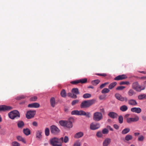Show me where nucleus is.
<instances>
[{
    "label": "nucleus",
    "instance_id": "obj_3",
    "mask_svg": "<svg viewBox=\"0 0 146 146\" xmlns=\"http://www.w3.org/2000/svg\"><path fill=\"white\" fill-rule=\"evenodd\" d=\"M95 101L94 99L83 101L80 105V107L81 108H88L94 104Z\"/></svg>",
    "mask_w": 146,
    "mask_h": 146
},
{
    "label": "nucleus",
    "instance_id": "obj_34",
    "mask_svg": "<svg viewBox=\"0 0 146 146\" xmlns=\"http://www.w3.org/2000/svg\"><path fill=\"white\" fill-rule=\"evenodd\" d=\"M60 94L61 96L63 97H65L66 96V93L65 90L63 89L61 92Z\"/></svg>",
    "mask_w": 146,
    "mask_h": 146
},
{
    "label": "nucleus",
    "instance_id": "obj_28",
    "mask_svg": "<svg viewBox=\"0 0 146 146\" xmlns=\"http://www.w3.org/2000/svg\"><path fill=\"white\" fill-rule=\"evenodd\" d=\"M100 81L98 79L93 80L91 82L92 84L96 86L100 82Z\"/></svg>",
    "mask_w": 146,
    "mask_h": 146
},
{
    "label": "nucleus",
    "instance_id": "obj_27",
    "mask_svg": "<svg viewBox=\"0 0 146 146\" xmlns=\"http://www.w3.org/2000/svg\"><path fill=\"white\" fill-rule=\"evenodd\" d=\"M130 131V129L129 128H125L122 131L121 133L123 135L126 134L129 132Z\"/></svg>",
    "mask_w": 146,
    "mask_h": 146
},
{
    "label": "nucleus",
    "instance_id": "obj_57",
    "mask_svg": "<svg viewBox=\"0 0 146 146\" xmlns=\"http://www.w3.org/2000/svg\"><path fill=\"white\" fill-rule=\"evenodd\" d=\"M107 127L108 129H109L111 131H113V129L112 128H111L110 126L109 125L107 126Z\"/></svg>",
    "mask_w": 146,
    "mask_h": 146
},
{
    "label": "nucleus",
    "instance_id": "obj_49",
    "mask_svg": "<svg viewBox=\"0 0 146 146\" xmlns=\"http://www.w3.org/2000/svg\"><path fill=\"white\" fill-rule=\"evenodd\" d=\"M70 83L73 84H77L79 83V80H76L71 81Z\"/></svg>",
    "mask_w": 146,
    "mask_h": 146
},
{
    "label": "nucleus",
    "instance_id": "obj_32",
    "mask_svg": "<svg viewBox=\"0 0 146 146\" xmlns=\"http://www.w3.org/2000/svg\"><path fill=\"white\" fill-rule=\"evenodd\" d=\"M132 136L130 135H128L126 136L125 137V139L127 141H129L132 139Z\"/></svg>",
    "mask_w": 146,
    "mask_h": 146
},
{
    "label": "nucleus",
    "instance_id": "obj_11",
    "mask_svg": "<svg viewBox=\"0 0 146 146\" xmlns=\"http://www.w3.org/2000/svg\"><path fill=\"white\" fill-rule=\"evenodd\" d=\"M100 127V125L99 123H92L90 126V129L92 130H95L98 129Z\"/></svg>",
    "mask_w": 146,
    "mask_h": 146
},
{
    "label": "nucleus",
    "instance_id": "obj_60",
    "mask_svg": "<svg viewBox=\"0 0 146 146\" xmlns=\"http://www.w3.org/2000/svg\"><path fill=\"white\" fill-rule=\"evenodd\" d=\"M140 134L139 133H134V135L135 136H137L139 135Z\"/></svg>",
    "mask_w": 146,
    "mask_h": 146
},
{
    "label": "nucleus",
    "instance_id": "obj_47",
    "mask_svg": "<svg viewBox=\"0 0 146 146\" xmlns=\"http://www.w3.org/2000/svg\"><path fill=\"white\" fill-rule=\"evenodd\" d=\"M106 97L105 95H101L99 97V98L100 100H104L106 99Z\"/></svg>",
    "mask_w": 146,
    "mask_h": 146
},
{
    "label": "nucleus",
    "instance_id": "obj_24",
    "mask_svg": "<svg viewBox=\"0 0 146 146\" xmlns=\"http://www.w3.org/2000/svg\"><path fill=\"white\" fill-rule=\"evenodd\" d=\"M72 92L73 94H80L79 90L77 88H74L72 90Z\"/></svg>",
    "mask_w": 146,
    "mask_h": 146
},
{
    "label": "nucleus",
    "instance_id": "obj_2",
    "mask_svg": "<svg viewBox=\"0 0 146 146\" xmlns=\"http://www.w3.org/2000/svg\"><path fill=\"white\" fill-rule=\"evenodd\" d=\"M115 96L117 99L121 101L127 102L128 101V104L130 105L134 106L137 104V103L135 100L130 99L128 100V99L126 97H123L119 94H116Z\"/></svg>",
    "mask_w": 146,
    "mask_h": 146
},
{
    "label": "nucleus",
    "instance_id": "obj_29",
    "mask_svg": "<svg viewBox=\"0 0 146 146\" xmlns=\"http://www.w3.org/2000/svg\"><path fill=\"white\" fill-rule=\"evenodd\" d=\"M117 82H113L111 83L108 86L109 89H111L113 88L117 84Z\"/></svg>",
    "mask_w": 146,
    "mask_h": 146
},
{
    "label": "nucleus",
    "instance_id": "obj_10",
    "mask_svg": "<svg viewBox=\"0 0 146 146\" xmlns=\"http://www.w3.org/2000/svg\"><path fill=\"white\" fill-rule=\"evenodd\" d=\"M36 113L35 110H30L27 112L26 114V117L28 119H31L34 117Z\"/></svg>",
    "mask_w": 146,
    "mask_h": 146
},
{
    "label": "nucleus",
    "instance_id": "obj_52",
    "mask_svg": "<svg viewBox=\"0 0 146 146\" xmlns=\"http://www.w3.org/2000/svg\"><path fill=\"white\" fill-rule=\"evenodd\" d=\"M25 97L23 95H21L17 97V99L18 100H20L22 99H24Z\"/></svg>",
    "mask_w": 146,
    "mask_h": 146
},
{
    "label": "nucleus",
    "instance_id": "obj_39",
    "mask_svg": "<svg viewBox=\"0 0 146 146\" xmlns=\"http://www.w3.org/2000/svg\"><path fill=\"white\" fill-rule=\"evenodd\" d=\"M123 117L121 115H120L118 117L119 122L120 123H122L123 122Z\"/></svg>",
    "mask_w": 146,
    "mask_h": 146
},
{
    "label": "nucleus",
    "instance_id": "obj_38",
    "mask_svg": "<svg viewBox=\"0 0 146 146\" xmlns=\"http://www.w3.org/2000/svg\"><path fill=\"white\" fill-rule=\"evenodd\" d=\"M45 135L46 136H48L49 135V129L48 128H46L44 131Z\"/></svg>",
    "mask_w": 146,
    "mask_h": 146
},
{
    "label": "nucleus",
    "instance_id": "obj_4",
    "mask_svg": "<svg viewBox=\"0 0 146 146\" xmlns=\"http://www.w3.org/2000/svg\"><path fill=\"white\" fill-rule=\"evenodd\" d=\"M71 114L72 115H79L85 116L87 118L90 117L91 114L89 112L86 113L85 111L80 110L78 111L77 110H74L72 111Z\"/></svg>",
    "mask_w": 146,
    "mask_h": 146
},
{
    "label": "nucleus",
    "instance_id": "obj_35",
    "mask_svg": "<svg viewBox=\"0 0 146 146\" xmlns=\"http://www.w3.org/2000/svg\"><path fill=\"white\" fill-rule=\"evenodd\" d=\"M87 79L84 78L82 79L79 80V83H81V84H84L86 83L87 81Z\"/></svg>",
    "mask_w": 146,
    "mask_h": 146
},
{
    "label": "nucleus",
    "instance_id": "obj_1",
    "mask_svg": "<svg viewBox=\"0 0 146 146\" xmlns=\"http://www.w3.org/2000/svg\"><path fill=\"white\" fill-rule=\"evenodd\" d=\"M69 141V138L67 136H65L64 138L61 137L60 139L54 137L50 139V144L52 146H62V143H67Z\"/></svg>",
    "mask_w": 146,
    "mask_h": 146
},
{
    "label": "nucleus",
    "instance_id": "obj_50",
    "mask_svg": "<svg viewBox=\"0 0 146 146\" xmlns=\"http://www.w3.org/2000/svg\"><path fill=\"white\" fill-rule=\"evenodd\" d=\"M96 75L99 76H101L103 77H105L107 76V75L106 73H103V74H100V73H96L95 74Z\"/></svg>",
    "mask_w": 146,
    "mask_h": 146
},
{
    "label": "nucleus",
    "instance_id": "obj_54",
    "mask_svg": "<svg viewBox=\"0 0 146 146\" xmlns=\"http://www.w3.org/2000/svg\"><path fill=\"white\" fill-rule=\"evenodd\" d=\"M32 124L33 126L35 127H37L38 126L37 123L35 121L33 122L32 123Z\"/></svg>",
    "mask_w": 146,
    "mask_h": 146
},
{
    "label": "nucleus",
    "instance_id": "obj_58",
    "mask_svg": "<svg viewBox=\"0 0 146 146\" xmlns=\"http://www.w3.org/2000/svg\"><path fill=\"white\" fill-rule=\"evenodd\" d=\"M142 119L144 121H146V116H142Z\"/></svg>",
    "mask_w": 146,
    "mask_h": 146
},
{
    "label": "nucleus",
    "instance_id": "obj_62",
    "mask_svg": "<svg viewBox=\"0 0 146 146\" xmlns=\"http://www.w3.org/2000/svg\"><path fill=\"white\" fill-rule=\"evenodd\" d=\"M88 88H92V89H93L94 88L93 86H88Z\"/></svg>",
    "mask_w": 146,
    "mask_h": 146
},
{
    "label": "nucleus",
    "instance_id": "obj_19",
    "mask_svg": "<svg viewBox=\"0 0 146 146\" xmlns=\"http://www.w3.org/2000/svg\"><path fill=\"white\" fill-rule=\"evenodd\" d=\"M50 103L51 106L53 108L55 107L56 104L55 99L54 97H52L50 99Z\"/></svg>",
    "mask_w": 146,
    "mask_h": 146
},
{
    "label": "nucleus",
    "instance_id": "obj_46",
    "mask_svg": "<svg viewBox=\"0 0 146 146\" xmlns=\"http://www.w3.org/2000/svg\"><path fill=\"white\" fill-rule=\"evenodd\" d=\"M130 84L129 82L128 81H126V82H120L119 83V84L121 85H123V84H126L128 85L129 84Z\"/></svg>",
    "mask_w": 146,
    "mask_h": 146
},
{
    "label": "nucleus",
    "instance_id": "obj_33",
    "mask_svg": "<svg viewBox=\"0 0 146 146\" xmlns=\"http://www.w3.org/2000/svg\"><path fill=\"white\" fill-rule=\"evenodd\" d=\"M91 95L89 93H86L84 94L83 96V97L84 98H90Z\"/></svg>",
    "mask_w": 146,
    "mask_h": 146
},
{
    "label": "nucleus",
    "instance_id": "obj_14",
    "mask_svg": "<svg viewBox=\"0 0 146 146\" xmlns=\"http://www.w3.org/2000/svg\"><path fill=\"white\" fill-rule=\"evenodd\" d=\"M127 78V77L126 75L124 74H123L117 76L114 78V80H119L125 79Z\"/></svg>",
    "mask_w": 146,
    "mask_h": 146
},
{
    "label": "nucleus",
    "instance_id": "obj_26",
    "mask_svg": "<svg viewBox=\"0 0 146 146\" xmlns=\"http://www.w3.org/2000/svg\"><path fill=\"white\" fill-rule=\"evenodd\" d=\"M128 109L127 107L125 105L121 106L120 108V110L122 111H125Z\"/></svg>",
    "mask_w": 146,
    "mask_h": 146
},
{
    "label": "nucleus",
    "instance_id": "obj_23",
    "mask_svg": "<svg viewBox=\"0 0 146 146\" xmlns=\"http://www.w3.org/2000/svg\"><path fill=\"white\" fill-rule=\"evenodd\" d=\"M23 132L26 135H28L31 134V131L28 128L24 129H23Z\"/></svg>",
    "mask_w": 146,
    "mask_h": 146
},
{
    "label": "nucleus",
    "instance_id": "obj_16",
    "mask_svg": "<svg viewBox=\"0 0 146 146\" xmlns=\"http://www.w3.org/2000/svg\"><path fill=\"white\" fill-rule=\"evenodd\" d=\"M111 142V139L110 138H106L104 140L103 143V146H108Z\"/></svg>",
    "mask_w": 146,
    "mask_h": 146
},
{
    "label": "nucleus",
    "instance_id": "obj_5",
    "mask_svg": "<svg viewBox=\"0 0 146 146\" xmlns=\"http://www.w3.org/2000/svg\"><path fill=\"white\" fill-rule=\"evenodd\" d=\"M8 116L10 119H13L15 118H19L20 117V114L17 110H14L9 112L8 113Z\"/></svg>",
    "mask_w": 146,
    "mask_h": 146
},
{
    "label": "nucleus",
    "instance_id": "obj_9",
    "mask_svg": "<svg viewBox=\"0 0 146 146\" xmlns=\"http://www.w3.org/2000/svg\"><path fill=\"white\" fill-rule=\"evenodd\" d=\"M50 130L51 133L54 134H58L60 131L58 128L55 125H52L50 127Z\"/></svg>",
    "mask_w": 146,
    "mask_h": 146
},
{
    "label": "nucleus",
    "instance_id": "obj_55",
    "mask_svg": "<svg viewBox=\"0 0 146 146\" xmlns=\"http://www.w3.org/2000/svg\"><path fill=\"white\" fill-rule=\"evenodd\" d=\"M114 127L116 129H119V126L118 125L116 124H115L113 125Z\"/></svg>",
    "mask_w": 146,
    "mask_h": 146
},
{
    "label": "nucleus",
    "instance_id": "obj_64",
    "mask_svg": "<svg viewBox=\"0 0 146 146\" xmlns=\"http://www.w3.org/2000/svg\"><path fill=\"white\" fill-rule=\"evenodd\" d=\"M139 72H140V73H143V74L146 73V72H145V71H139Z\"/></svg>",
    "mask_w": 146,
    "mask_h": 146
},
{
    "label": "nucleus",
    "instance_id": "obj_20",
    "mask_svg": "<svg viewBox=\"0 0 146 146\" xmlns=\"http://www.w3.org/2000/svg\"><path fill=\"white\" fill-rule=\"evenodd\" d=\"M16 138L19 141H21L24 143H26L25 139L21 136L19 135L17 136Z\"/></svg>",
    "mask_w": 146,
    "mask_h": 146
},
{
    "label": "nucleus",
    "instance_id": "obj_51",
    "mask_svg": "<svg viewBox=\"0 0 146 146\" xmlns=\"http://www.w3.org/2000/svg\"><path fill=\"white\" fill-rule=\"evenodd\" d=\"M96 136L98 137H101L102 136V134L101 131L98 132L96 133Z\"/></svg>",
    "mask_w": 146,
    "mask_h": 146
},
{
    "label": "nucleus",
    "instance_id": "obj_37",
    "mask_svg": "<svg viewBox=\"0 0 146 146\" xmlns=\"http://www.w3.org/2000/svg\"><path fill=\"white\" fill-rule=\"evenodd\" d=\"M110 90L107 88H104L102 91V94H105L108 93L110 92Z\"/></svg>",
    "mask_w": 146,
    "mask_h": 146
},
{
    "label": "nucleus",
    "instance_id": "obj_41",
    "mask_svg": "<svg viewBox=\"0 0 146 146\" xmlns=\"http://www.w3.org/2000/svg\"><path fill=\"white\" fill-rule=\"evenodd\" d=\"M37 99V98L36 96H34L31 97L30 98L29 100L30 101H35Z\"/></svg>",
    "mask_w": 146,
    "mask_h": 146
},
{
    "label": "nucleus",
    "instance_id": "obj_31",
    "mask_svg": "<svg viewBox=\"0 0 146 146\" xmlns=\"http://www.w3.org/2000/svg\"><path fill=\"white\" fill-rule=\"evenodd\" d=\"M138 98L139 99L141 100L143 99H146V94H142L139 95Z\"/></svg>",
    "mask_w": 146,
    "mask_h": 146
},
{
    "label": "nucleus",
    "instance_id": "obj_43",
    "mask_svg": "<svg viewBox=\"0 0 146 146\" xmlns=\"http://www.w3.org/2000/svg\"><path fill=\"white\" fill-rule=\"evenodd\" d=\"M79 102L78 100H73L71 104L72 106H74L76 104H78Z\"/></svg>",
    "mask_w": 146,
    "mask_h": 146
},
{
    "label": "nucleus",
    "instance_id": "obj_8",
    "mask_svg": "<svg viewBox=\"0 0 146 146\" xmlns=\"http://www.w3.org/2000/svg\"><path fill=\"white\" fill-rule=\"evenodd\" d=\"M74 119L72 117H70L68 120L66 121L65 128L70 129L71 128L72 126V122L74 121Z\"/></svg>",
    "mask_w": 146,
    "mask_h": 146
},
{
    "label": "nucleus",
    "instance_id": "obj_40",
    "mask_svg": "<svg viewBox=\"0 0 146 146\" xmlns=\"http://www.w3.org/2000/svg\"><path fill=\"white\" fill-rule=\"evenodd\" d=\"M12 145L13 146H20V144L17 142L16 141L12 142Z\"/></svg>",
    "mask_w": 146,
    "mask_h": 146
},
{
    "label": "nucleus",
    "instance_id": "obj_63",
    "mask_svg": "<svg viewBox=\"0 0 146 146\" xmlns=\"http://www.w3.org/2000/svg\"><path fill=\"white\" fill-rule=\"evenodd\" d=\"M141 79H143L144 80L146 79V76H143L141 78Z\"/></svg>",
    "mask_w": 146,
    "mask_h": 146
},
{
    "label": "nucleus",
    "instance_id": "obj_59",
    "mask_svg": "<svg viewBox=\"0 0 146 146\" xmlns=\"http://www.w3.org/2000/svg\"><path fill=\"white\" fill-rule=\"evenodd\" d=\"M105 86V85L104 84H101L100 86V88L101 89L103 88Z\"/></svg>",
    "mask_w": 146,
    "mask_h": 146
},
{
    "label": "nucleus",
    "instance_id": "obj_12",
    "mask_svg": "<svg viewBox=\"0 0 146 146\" xmlns=\"http://www.w3.org/2000/svg\"><path fill=\"white\" fill-rule=\"evenodd\" d=\"M12 109V108L9 106L5 105L0 106V112L10 110Z\"/></svg>",
    "mask_w": 146,
    "mask_h": 146
},
{
    "label": "nucleus",
    "instance_id": "obj_13",
    "mask_svg": "<svg viewBox=\"0 0 146 146\" xmlns=\"http://www.w3.org/2000/svg\"><path fill=\"white\" fill-rule=\"evenodd\" d=\"M139 120V117L137 116H136L134 118L129 117L127 119V122L128 123H131L132 122H136Z\"/></svg>",
    "mask_w": 146,
    "mask_h": 146
},
{
    "label": "nucleus",
    "instance_id": "obj_25",
    "mask_svg": "<svg viewBox=\"0 0 146 146\" xmlns=\"http://www.w3.org/2000/svg\"><path fill=\"white\" fill-rule=\"evenodd\" d=\"M42 132L41 131H37L36 132V137L39 139H41L42 137Z\"/></svg>",
    "mask_w": 146,
    "mask_h": 146
},
{
    "label": "nucleus",
    "instance_id": "obj_48",
    "mask_svg": "<svg viewBox=\"0 0 146 146\" xmlns=\"http://www.w3.org/2000/svg\"><path fill=\"white\" fill-rule=\"evenodd\" d=\"M125 88V86H119L118 87H117L116 88V90H121L124 89Z\"/></svg>",
    "mask_w": 146,
    "mask_h": 146
},
{
    "label": "nucleus",
    "instance_id": "obj_30",
    "mask_svg": "<svg viewBox=\"0 0 146 146\" xmlns=\"http://www.w3.org/2000/svg\"><path fill=\"white\" fill-rule=\"evenodd\" d=\"M66 120H60L59 121V123L62 126L65 127L66 124Z\"/></svg>",
    "mask_w": 146,
    "mask_h": 146
},
{
    "label": "nucleus",
    "instance_id": "obj_7",
    "mask_svg": "<svg viewBox=\"0 0 146 146\" xmlns=\"http://www.w3.org/2000/svg\"><path fill=\"white\" fill-rule=\"evenodd\" d=\"M102 115L100 112H97L94 113L93 119L95 121H98L102 118Z\"/></svg>",
    "mask_w": 146,
    "mask_h": 146
},
{
    "label": "nucleus",
    "instance_id": "obj_53",
    "mask_svg": "<svg viewBox=\"0 0 146 146\" xmlns=\"http://www.w3.org/2000/svg\"><path fill=\"white\" fill-rule=\"evenodd\" d=\"M130 115L129 114H125V115L124 116V119H126V121L127 120V118H129V117L130 116Z\"/></svg>",
    "mask_w": 146,
    "mask_h": 146
},
{
    "label": "nucleus",
    "instance_id": "obj_36",
    "mask_svg": "<svg viewBox=\"0 0 146 146\" xmlns=\"http://www.w3.org/2000/svg\"><path fill=\"white\" fill-rule=\"evenodd\" d=\"M134 94V91L131 89L129 90L128 92V94L130 96H133Z\"/></svg>",
    "mask_w": 146,
    "mask_h": 146
},
{
    "label": "nucleus",
    "instance_id": "obj_45",
    "mask_svg": "<svg viewBox=\"0 0 146 146\" xmlns=\"http://www.w3.org/2000/svg\"><path fill=\"white\" fill-rule=\"evenodd\" d=\"M80 143L78 141H76L74 143L73 146H80Z\"/></svg>",
    "mask_w": 146,
    "mask_h": 146
},
{
    "label": "nucleus",
    "instance_id": "obj_22",
    "mask_svg": "<svg viewBox=\"0 0 146 146\" xmlns=\"http://www.w3.org/2000/svg\"><path fill=\"white\" fill-rule=\"evenodd\" d=\"M17 124L18 127L21 129L23 128L24 125V123L22 121H18Z\"/></svg>",
    "mask_w": 146,
    "mask_h": 146
},
{
    "label": "nucleus",
    "instance_id": "obj_17",
    "mask_svg": "<svg viewBox=\"0 0 146 146\" xmlns=\"http://www.w3.org/2000/svg\"><path fill=\"white\" fill-rule=\"evenodd\" d=\"M131 110L133 112H135L138 113H140L141 111V110L139 108H133L131 109Z\"/></svg>",
    "mask_w": 146,
    "mask_h": 146
},
{
    "label": "nucleus",
    "instance_id": "obj_18",
    "mask_svg": "<svg viewBox=\"0 0 146 146\" xmlns=\"http://www.w3.org/2000/svg\"><path fill=\"white\" fill-rule=\"evenodd\" d=\"M40 106L39 104L37 103H34L28 105V107L31 108H38Z\"/></svg>",
    "mask_w": 146,
    "mask_h": 146
},
{
    "label": "nucleus",
    "instance_id": "obj_61",
    "mask_svg": "<svg viewBox=\"0 0 146 146\" xmlns=\"http://www.w3.org/2000/svg\"><path fill=\"white\" fill-rule=\"evenodd\" d=\"M67 95L68 96L70 97H71L72 96V94L71 93H68Z\"/></svg>",
    "mask_w": 146,
    "mask_h": 146
},
{
    "label": "nucleus",
    "instance_id": "obj_44",
    "mask_svg": "<svg viewBox=\"0 0 146 146\" xmlns=\"http://www.w3.org/2000/svg\"><path fill=\"white\" fill-rule=\"evenodd\" d=\"M109 131L106 128L104 129L102 131V133L104 134H107L108 133Z\"/></svg>",
    "mask_w": 146,
    "mask_h": 146
},
{
    "label": "nucleus",
    "instance_id": "obj_6",
    "mask_svg": "<svg viewBox=\"0 0 146 146\" xmlns=\"http://www.w3.org/2000/svg\"><path fill=\"white\" fill-rule=\"evenodd\" d=\"M132 88L136 91L138 92H140L145 89V86H141L137 82H134L133 83Z\"/></svg>",
    "mask_w": 146,
    "mask_h": 146
},
{
    "label": "nucleus",
    "instance_id": "obj_21",
    "mask_svg": "<svg viewBox=\"0 0 146 146\" xmlns=\"http://www.w3.org/2000/svg\"><path fill=\"white\" fill-rule=\"evenodd\" d=\"M84 133L82 132H79L76 133L74 136L75 138H79L83 136Z\"/></svg>",
    "mask_w": 146,
    "mask_h": 146
},
{
    "label": "nucleus",
    "instance_id": "obj_56",
    "mask_svg": "<svg viewBox=\"0 0 146 146\" xmlns=\"http://www.w3.org/2000/svg\"><path fill=\"white\" fill-rule=\"evenodd\" d=\"M76 94H73V95H72L71 98H73L76 99L77 98V96L76 95Z\"/></svg>",
    "mask_w": 146,
    "mask_h": 146
},
{
    "label": "nucleus",
    "instance_id": "obj_15",
    "mask_svg": "<svg viewBox=\"0 0 146 146\" xmlns=\"http://www.w3.org/2000/svg\"><path fill=\"white\" fill-rule=\"evenodd\" d=\"M108 115L112 119L116 118L118 115L117 114L114 112H110L108 114Z\"/></svg>",
    "mask_w": 146,
    "mask_h": 146
},
{
    "label": "nucleus",
    "instance_id": "obj_42",
    "mask_svg": "<svg viewBox=\"0 0 146 146\" xmlns=\"http://www.w3.org/2000/svg\"><path fill=\"white\" fill-rule=\"evenodd\" d=\"M144 139V136L142 135L139 136L138 139V140L139 141H143Z\"/></svg>",
    "mask_w": 146,
    "mask_h": 146
}]
</instances>
